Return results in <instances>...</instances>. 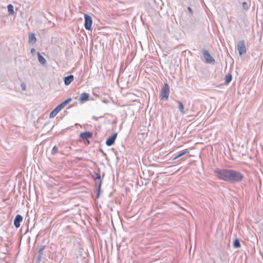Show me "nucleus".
Here are the masks:
<instances>
[{"label":"nucleus","instance_id":"1","mask_svg":"<svg viewBox=\"0 0 263 263\" xmlns=\"http://www.w3.org/2000/svg\"><path fill=\"white\" fill-rule=\"evenodd\" d=\"M214 173L219 179L232 183L240 182L243 178L241 173L231 169L217 168Z\"/></svg>","mask_w":263,"mask_h":263},{"label":"nucleus","instance_id":"2","mask_svg":"<svg viewBox=\"0 0 263 263\" xmlns=\"http://www.w3.org/2000/svg\"><path fill=\"white\" fill-rule=\"evenodd\" d=\"M71 101V98H68L62 103H61L60 104H59L58 106H57L50 114L49 115V118H52L54 117L58 112L62 109L66 105H67L69 102H70Z\"/></svg>","mask_w":263,"mask_h":263},{"label":"nucleus","instance_id":"3","mask_svg":"<svg viewBox=\"0 0 263 263\" xmlns=\"http://www.w3.org/2000/svg\"><path fill=\"white\" fill-rule=\"evenodd\" d=\"M170 94V87L167 83H164L163 86L160 98L161 100H167Z\"/></svg>","mask_w":263,"mask_h":263},{"label":"nucleus","instance_id":"4","mask_svg":"<svg viewBox=\"0 0 263 263\" xmlns=\"http://www.w3.org/2000/svg\"><path fill=\"white\" fill-rule=\"evenodd\" d=\"M203 58L207 63L214 64L215 61L214 59L210 55L209 52L206 49L202 50Z\"/></svg>","mask_w":263,"mask_h":263},{"label":"nucleus","instance_id":"5","mask_svg":"<svg viewBox=\"0 0 263 263\" xmlns=\"http://www.w3.org/2000/svg\"><path fill=\"white\" fill-rule=\"evenodd\" d=\"M96 177H94V179L96 181V185L98 186L97 194L96 196V198H99L100 197V195L102 181L101 180V176L100 174H96Z\"/></svg>","mask_w":263,"mask_h":263},{"label":"nucleus","instance_id":"6","mask_svg":"<svg viewBox=\"0 0 263 263\" xmlns=\"http://www.w3.org/2000/svg\"><path fill=\"white\" fill-rule=\"evenodd\" d=\"M237 50L240 55L246 54L247 52L245 41L241 40L237 43Z\"/></svg>","mask_w":263,"mask_h":263},{"label":"nucleus","instance_id":"7","mask_svg":"<svg viewBox=\"0 0 263 263\" xmlns=\"http://www.w3.org/2000/svg\"><path fill=\"white\" fill-rule=\"evenodd\" d=\"M84 27L87 30H91V25L92 23V20L90 16L87 14H84Z\"/></svg>","mask_w":263,"mask_h":263},{"label":"nucleus","instance_id":"8","mask_svg":"<svg viewBox=\"0 0 263 263\" xmlns=\"http://www.w3.org/2000/svg\"><path fill=\"white\" fill-rule=\"evenodd\" d=\"M117 137V133H115L109 137L106 141V144L108 146L112 145L115 143Z\"/></svg>","mask_w":263,"mask_h":263},{"label":"nucleus","instance_id":"9","mask_svg":"<svg viewBox=\"0 0 263 263\" xmlns=\"http://www.w3.org/2000/svg\"><path fill=\"white\" fill-rule=\"evenodd\" d=\"M23 220V217L19 214H17L14 220V225L15 228H18L20 226V223Z\"/></svg>","mask_w":263,"mask_h":263},{"label":"nucleus","instance_id":"10","mask_svg":"<svg viewBox=\"0 0 263 263\" xmlns=\"http://www.w3.org/2000/svg\"><path fill=\"white\" fill-rule=\"evenodd\" d=\"M92 136V133L90 132H85L80 134V137L83 140H87L88 138H91Z\"/></svg>","mask_w":263,"mask_h":263},{"label":"nucleus","instance_id":"11","mask_svg":"<svg viewBox=\"0 0 263 263\" xmlns=\"http://www.w3.org/2000/svg\"><path fill=\"white\" fill-rule=\"evenodd\" d=\"M74 80V76L72 74H70L67 77H64V81L66 85H68Z\"/></svg>","mask_w":263,"mask_h":263},{"label":"nucleus","instance_id":"12","mask_svg":"<svg viewBox=\"0 0 263 263\" xmlns=\"http://www.w3.org/2000/svg\"><path fill=\"white\" fill-rule=\"evenodd\" d=\"M89 99V94L86 92H83L81 95L79 99L80 102H84L87 101Z\"/></svg>","mask_w":263,"mask_h":263},{"label":"nucleus","instance_id":"13","mask_svg":"<svg viewBox=\"0 0 263 263\" xmlns=\"http://www.w3.org/2000/svg\"><path fill=\"white\" fill-rule=\"evenodd\" d=\"M29 43L30 44H34L35 43L36 39L35 37V34L34 33H31L28 36Z\"/></svg>","mask_w":263,"mask_h":263},{"label":"nucleus","instance_id":"14","mask_svg":"<svg viewBox=\"0 0 263 263\" xmlns=\"http://www.w3.org/2000/svg\"><path fill=\"white\" fill-rule=\"evenodd\" d=\"M44 247L41 246L39 250L38 255H37V260L39 262H40L41 258L42 257V255L43 254V252H44Z\"/></svg>","mask_w":263,"mask_h":263},{"label":"nucleus","instance_id":"15","mask_svg":"<svg viewBox=\"0 0 263 263\" xmlns=\"http://www.w3.org/2000/svg\"><path fill=\"white\" fill-rule=\"evenodd\" d=\"M37 57L39 61L41 64H45L46 63V59L39 52H37Z\"/></svg>","mask_w":263,"mask_h":263},{"label":"nucleus","instance_id":"16","mask_svg":"<svg viewBox=\"0 0 263 263\" xmlns=\"http://www.w3.org/2000/svg\"><path fill=\"white\" fill-rule=\"evenodd\" d=\"M188 153V151L186 149L183 151H182L181 152H180L179 154H178L176 156H175L173 160H175L179 157H181V156L184 155L185 154Z\"/></svg>","mask_w":263,"mask_h":263},{"label":"nucleus","instance_id":"17","mask_svg":"<svg viewBox=\"0 0 263 263\" xmlns=\"http://www.w3.org/2000/svg\"><path fill=\"white\" fill-rule=\"evenodd\" d=\"M232 76L231 74H228L226 76L225 79H224V82L226 84H229L232 80Z\"/></svg>","mask_w":263,"mask_h":263},{"label":"nucleus","instance_id":"18","mask_svg":"<svg viewBox=\"0 0 263 263\" xmlns=\"http://www.w3.org/2000/svg\"><path fill=\"white\" fill-rule=\"evenodd\" d=\"M8 11L10 14H13L14 13L13 6L11 4H9L7 6Z\"/></svg>","mask_w":263,"mask_h":263},{"label":"nucleus","instance_id":"19","mask_svg":"<svg viewBox=\"0 0 263 263\" xmlns=\"http://www.w3.org/2000/svg\"><path fill=\"white\" fill-rule=\"evenodd\" d=\"M233 247L235 248L240 247V243L238 239H236L233 241Z\"/></svg>","mask_w":263,"mask_h":263},{"label":"nucleus","instance_id":"20","mask_svg":"<svg viewBox=\"0 0 263 263\" xmlns=\"http://www.w3.org/2000/svg\"><path fill=\"white\" fill-rule=\"evenodd\" d=\"M178 103L179 104L178 108H179V109L180 111V112L182 114H185V112L184 111V107H183V105L182 103L181 102L178 101Z\"/></svg>","mask_w":263,"mask_h":263},{"label":"nucleus","instance_id":"21","mask_svg":"<svg viewBox=\"0 0 263 263\" xmlns=\"http://www.w3.org/2000/svg\"><path fill=\"white\" fill-rule=\"evenodd\" d=\"M58 152V148L57 146H53V147L52 148V149L51 151V154L52 155H55V154H57Z\"/></svg>","mask_w":263,"mask_h":263},{"label":"nucleus","instance_id":"22","mask_svg":"<svg viewBox=\"0 0 263 263\" xmlns=\"http://www.w3.org/2000/svg\"><path fill=\"white\" fill-rule=\"evenodd\" d=\"M242 6L245 10H248L249 9L248 4L246 2L242 3Z\"/></svg>","mask_w":263,"mask_h":263},{"label":"nucleus","instance_id":"23","mask_svg":"<svg viewBox=\"0 0 263 263\" xmlns=\"http://www.w3.org/2000/svg\"><path fill=\"white\" fill-rule=\"evenodd\" d=\"M21 87L23 90H25L26 89V85L25 83H22L21 84Z\"/></svg>","mask_w":263,"mask_h":263},{"label":"nucleus","instance_id":"24","mask_svg":"<svg viewBox=\"0 0 263 263\" xmlns=\"http://www.w3.org/2000/svg\"><path fill=\"white\" fill-rule=\"evenodd\" d=\"M187 10H188L189 12L190 13V14H191V15H192V14H193V10H192V9H191V7H189L187 8Z\"/></svg>","mask_w":263,"mask_h":263},{"label":"nucleus","instance_id":"25","mask_svg":"<svg viewBox=\"0 0 263 263\" xmlns=\"http://www.w3.org/2000/svg\"><path fill=\"white\" fill-rule=\"evenodd\" d=\"M35 52V49L32 48L31 50V53L33 54Z\"/></svg>","mask_w":263,"mask_h":263},{"label":"nucleus","instance_id":"26","mask_svg":"<svg viewBox=\"0 0 263 263\" xmlns=\"http://www.w3.org/2000/svg\"><path fill=\"white\" fill-rule=\"evenodd\" d=\"M86 141H87V143L88 144H89V140H86Z\"/></svg>","mask_w":263,"mask_h":263}]
</instances>
